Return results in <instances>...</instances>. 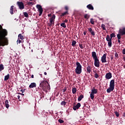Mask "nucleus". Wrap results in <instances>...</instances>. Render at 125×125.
Masks as SVG:
<instances>
[{"instance_id":"1","label":"nucleus","mask_w":125,"mask_h":125,"mask_svg":"<svg viewBox=\"0 0 125 125\" xmlns=\"http://www.w3.org/2000/svg\"><path fill=\"white\" fill-rule=\"evenodd\" d=\"M7 36V30L2 28L1 25H0V47L8 45V39L5 37Z\"/></svg>"},{"instance_id":"2","label":"nucleus","mask_w":125,"mask_h":125,"mask_svg":"<svg viewBox=\"0 0 125 125\" xmlns=\"http://www.w3.org/2000/svg\"><path fill=\"white\" fill-rule=\"evenodd\" d=\"M40 86L42 88V89H43L44 91H46V90H49V89H50V86L46 81L42 82L40 84Z\"/></svg>"},{"instance_id":"3","label":"nucleus","mask_w":125,"mask_h":125,"mask_svg":"<svg viewBox=\"0 0 125 125\" xmlns=\"http://www.w3.org/2000/svg\"><path fill=\"white\" fill-rule=\"evenodd\" d=\"M92 57L93 58V59H94V65L95 67L99 68V67H100V62H99V60L97 57V55H96V52H92Z\"/></svg>"},{"instance_id":"4","label":"nucleus","mask_w":125,"mask_h":125,"mask_svg":"<svg viewBox=\"0 0 125 125\" xmlns=\"http://www.w3.org/2000/svg\"><path fill=\"white\" fill-rule=\"evenodd\" d=\"M76 65L77 66L76 68L75 69V73L78 75L82 74V65L79 62H76Z\"/></svg>"},{"instance_id":"5","label":"nucleus","mask_w":125,"mask_h":125,"mask_svg":"<svg viewBox=\"0 0 125 125\" xmlns=\"http://www.w3.org/2000/svg\"><path fill=\"white\" fill-rule=\"evenodd\" d=\"M55 20V15L53 14L52 16V17L49 19V22L47 23V25L49 27H53L54 26V21Z\"/></svg>"},{"instance_id":"6","label":"nucleus","mask_w":125,"mask_h":125,"mask_svg":"<svg viewBox=\"0 0 125 125\" xmlns=\"http://www.w3.org/2000/svg\"><path fill=\"white\" fill-rule=\"evenodd\" d=\"M36 7L37 9H38V11L39 12V16H42V12H43V9H42V7L40 4H37L36 5Z\"/></svg>"},{"instance_id":"7","label":"nucleus","mask_w":125,"mask_h":125,"mask_svg":"<svg viewBox=\"0 0 125 125\" xmlns=\"http://www.w3.org/2000/svg\"><path fill=\"white\" fill-rule=\"evenodd\" d=\"M115 88V80H111L110 82V91H112Z\"/></svg>"},{"instance_id":"8","label":"nucleus","mask_w":125,"mask_h":125,"mask_svg":"<svg viewBox=\"0 0 125 125\" xmlns=\"http://www.w3.org/2000/svg\"><path fill=\"white\" fill-rule=\"evenodd\" d=\"M17 4L18 6H19L20 9H24V8H25L24 3L22 1H18Z\"/></svg>"},{"instance_id":"9","label":"nucleus","mask_w":125,"mask_h":125,"mask_svg":"<svg viewBox=\"0 0 125 125\" xmlns=\"http://www.w3.org/2000/svg\"><path fill=\"white\" fill-rule=\"evenodd\" d=\"M118 35H120V36H123L125 35V27H124V28H120L119 30V34Z\"/></svg>"},{"instance_id":"10","label":"nucleus","mask_w":125,"mask_h":125,"mask_svg":"<svg viewBox=\"0 0 125 125\" xmlns=\"http://www.w3.org/2000/svg\"><path fill=\"white\" fill-rule=\"evenodd\" d=\"M87 29L89 33H90L91 36H93V37H94V36H95V32H94V30H93L92 28L90 27L88 28Z\"/></svg>"},{"instance_id":"11","label":"nucleus","mask_w":125,"mask_h":125,"mask_svg":"<svg viewBox=\"0 0 125 125\" xmlns=\"http://www.w3.org/2000/svg\"><path fill=\"white\" fill-rule=\"evenodd\" d=\"M101 61L102 63H106V62H107V61L106 60V54H104L102 57Z\"/></svg>"},{"instance_id":"12","label":"nucleus","mask_w":125,"mask_h":125,"mask_svg":"<svg viewBox=\"0 0 125 125\" xmlns=\"http://www.w3.org/2000/svg\"><path fill=\"white\" fill-rule=\"evenodd\" d=\"M81 107V103H78L76 105L73 106V110L76 111L77 109H79Z\"/></svg>"},{"instance_id":"13","label":"nucleus","mask_w":125,"mask_h":125,"mask_svg":"<svg viewBox=\"0 0 125 125\" xmlns=\"http://www.w3.org/2000/svg\"><path fill=\"white\" fill-rule=\"evenodd\" d=\"M115 37H116V35H115V34H114V33H112L110 35V37H111V39H110V47L112 46L111 39H112V38H115Z\"/></svg>"},{"instance_id":"14","label":"nucleus","mask_w":125,"mask_h":125,"mask_svg":"<svg viewBox=\"0 0 125 125\" xmlns=\"http://www.w3.org/2000/svg\"><path fill=\"white\" fill-rule=\"evenodd\" d=\"M87 8L88 9H89V10H94V8L93 7V6L91 4H89L86 6Z\"/></svg>"},{"instance_id":"15","label":"nucleus","mask_w":125,"mask_h":125,"mask_svg":"<svg viewBox=\"0 0 125 125\" xmlns=\"http://www.w3.org/2000/svg\"><path fill=\"white\" fill-rule=\"evenodd\" d=\"M37 87V84H36L35 83H31L29 86V88H34V87Z\"/></svg>"},{"instance_id":"16","label":"nucleus","mask_w":125,"mask_h":125,"mask_svg":"<svg viewBox=\"0 0 125 125\" xmlns=\"http://www.w3.org/2000/svg\"><path fill=\"white\" fill-rule=\"evenodd\" d=\"M91 93L93 94H96L97 93V89H95V87H93L91 90Z\"/></svg>"},{"instance_id":"17","label":"nucleus","mask_w":125,"mask_h":125,"mask_svg":"<svg viewBox=\"0 0 125 125\" xmlns=\"http://www.w3.org/2000/svg\"><path fill=\"white\" fill-rule=\"evenodd\" d=\"M14 9H16V8H14V6H11L10 9V13L12 15L13 14V11Z\"/></svg>"},{"instance_id":"18","label":"nucleus","mask_w":125,"mask_h":125,"mask_svg":"<svg viewBox=\"0 0 125 125\" xmlns=\"http://www.w3.org/2000/svg\"><path fill=\"white\" fill-rule=\"evenodd\" d=\"M86 70L87 73H89V74H90V72H91V67L90 65H88L86 67Z\"/></svg>"},{"instance_id":"19","label":"nucleus","mask_w":125,"mask_h":125,"mask_svg":"<svg viewBox=\"0 0 125 125\" xmlns=\"http://www.w3.org/2000/svg\"><path fill=\"white\" fill-rule=\"evenodd\" d=\"M8 103H9L8 100H6L5 102V106L6 108H7V109H8V108H9V104Z\"/></svg>"},{"instance_id":"20","label":"nucleus","mask_w":125,"mask_h":125,"mask_svg":"<svg viewBox=\"0 0 125 125\" xmlns=\"http://www.w3.org/2000/svg\"><path fill=\"white\" fill-rule=\"evenodd\" d=\"M106 40L108 42V46H110V36L109 35L106 36Z\"/></svg>"},{"instance_id":"21","label":"nucleus","mask_w":125,"mask_h":125,"mask_svg":"<svg viewBox=\"0 0 125 125\" xmlns=\"http://www.w3.org/2000/svg\"><path fill=\"white\" fill-rule=\"evenodd\" d=\"M117 39H118V42L119 43H121V35L120 34H117Z\"/></svg>"},{"instance_id":"22","label":"nucleus","mask_w":125,"mask_h":125,"mask_svg":"<svg viewBox=\"0 0 125 125\" xmlns=\"http://www.w3.org/2000/svg\"><path fill=\"white\" fill-rule=\"evenodd\" d=\"M18 38V40H24V36L21 34H19Z\"/></svg>"},{"instance_id":"23","label":"nucleus","mask_w":125,"mask_h":125,"mask_svg":"<svg viewBox=\"0 0 125 125\" xmlns=\"http://www.w3.org/2000/svg\"><path fill=\"white\" fill-rule=\"evenodd\" d=\"M67 14H68V11H66L64 12V13H62L60 16H61V17H62V16H65V15H67Z\"/></svg>"},{"instance_id":"24","label":"nucleus","mask_w":125,"mask_h":125,"mask_svg":"<svg viewBox=\"0 0 125 125\" xmlns=\"http://www.w3.org/2000/svg\"><path fill=\"white\" fill-rule=\"evenodd\" d=\"M105 78L107 80H110V72L106 73V74L105 75Z\"/></svg>"},{"instance_id":"25","label":"nucleus","mask_w":125,"mask_h":125,"mask_svg":"<svg viewBox=\"0 0 125 125\" xmlns=\"http://www.w3.org/2000/svg\"><path fill=\"white\" fill-rule=\"evenodd\" d=\"M9 79V74H8L7 75L5 76L4 77V81H8Z\"/></svg>"},{"instance_id":"26","label":"nucleus","mask_w":125,"mask_h":125,"mask_svg":"<svg viewBox=\"0 0 125 125\" xmlns=\"http://www.w3.org/2000/svg\"><path fill=\"white\" fill-rule=\"evenodd\" d=\"M83 95H81L78 99V100L79 102L81 101L82 99H83Z\"/></svg>"},{"instance_id":"27","label":"nucleus","mask_w":125,"mask_h":125,"mask_svg":"<svg viewBox=\"0 0 125 125\" xmlns=\"http://www.w3.org/2000/svg\"><path fill=\"white\" fill-rule=\"evenodd\" d=\"M4 67H3V64H0V72H1V71H2V70H4Z\"/></svg>"},{"instance_id":"28","label":"nucleus","mask_w":125,"mask_h":125,"mask_svg":"<svg viewBox=\"0 0 125 125\" xmlns=\"http://www.w3.org/2000/svg\"><path fill=\"white\" fill-rule=\"evenodd\" d=\"M76 92H77V88H76V87L73 88H72V93L73 94H75V93H76Z\"/></svg>"},{"instance_id":"29","label":"nucleus","mask_w":125,"mask_h":125,"mask_svg":"<svg viewBox=\"0 0 125 125\" xmlns=\"http://www.w3.org/2000/svg\"><path fill=\"white\" fill-rule=\"evenodd\" d=\"M90 97L91 99H92V100H93V99H94V94H92V93H91Z\"/></svg>"},{"instance_id":"30","label":"nucleus","mask_w":125,"mask_h":125,"mask_svg":"<svg viewBox=\"0 0 125 125\" xmlns=\"http://www.w3.org/2000/svg\"><path fill=\"white\" fill-rule=\"evenodd\" d=\"M24 17H26V18H28L29 17V15L28 14V13L25 12L23 13Z\"/></svg>"},{"instance_id":"31","label":"nucleus","mask_w":125,"mask_h":125,"mask_svg":"<svg viewBox=\"0 0 125 125\" xmlns=\"http://www.w3.org/2000/svg\"><path fill=\"white\" fill-rule=\"evenodd\" d=\"M61 27H62V28H66V24L64 22L62 23L61 24Z\"/></svg>"},{"instance_id":"32","label":"nucleus","mask_w":125,"mask_h":125,"mask_svg":"<svg viewBox=\"0 0 125 125\" xmlns=\"http://www.w3.org/2000/svg\"><path fill=\"white\" fill-rule=\"evenodd\" d=\"M76 43H77V42H76V41H75V40H73L72 41V43L71 45L72 46H75V45H76Z\"/></svg>"},{"instance_id":"33","label":"nucleus","mask_w":125,"mask_h":125,"mask_svg":"<svg viewBox=\"0 0 125 125\" xmlns=\"http://www.w3.org/2000/svg\"><path fill=\"white\" fill-rule=\"evenodd\" d=\"M61 105H62V106H65V105H66V102L65 101H62L61 103Z\"/></svg>"},{"instance_id":"34","label":"nucleus","mask_w":125,"mask_h":125,"mask_svg":"<svg viewBox=\"0 0 125 125\" xmlns=\"http://www.w3.org/2000/svg\"><path fill=\"white\" fill-rule=\"evenodd\" d=\"M84 18L85 19H88L89 18V16H88L87 14H85L84 16Z\"/></svg>"},{"instance_id":"35","label":"nucleus","mask_w":125,"mask_h":125,"mask_svg":"<svg viewBox=\"0 0 125 125\" xmlns=\"http://www.w3.org/2000/svg\"><path fill=\"white\" fill-rule=\"evenodd\" d=\"M90 23L92 25H94V21L93 20V19H90Z\"/></svg>"},{"instance_id":"36","label":"nucleus","mask_w":125,"mask_h":125,"mask_svg":"<svg viewBox=\"0 0 125 125\" xmlns=\"http://www.w3.org/2000/svg\"><path fill=\"white\" fill-rule=\"evenodd\" d=\"M94 77L96 79H98V78H99V75H98V74L95 73V75H94Z\"/></svg>"},{"instance_id":"37","label":"nucleus","mask_w":125,"mask_h":125,"mask_svg":"<svg viewBox=\"0 0 125 125\" xmlns=\"http://www.w3.org/2000/svg\"><path fill=\"white\" fill-rule=\"evenodd\" d=\"M105 24H102V28L104 30H106V28H105Z\"/></svg>"},{"instance_id":"38","label":"nucleus","mask_w":125,"mask_h":125,"mask_svg":"<svg viewBox=\"0 0 125 125\" xmlns=\"http://www.w3.org/2000/svg\"><path fill=\"white\" fill-rule=\"evenodd\" d=\"M58 121L60 124H63L64 123V121L62 120V119H59Z\"/></svg>"},{"instance_id":"39","label":"nucleus","mask_w":125,"mask_h":125,"mask_svg":"<svg viewBox=\"0 0 125 125\" xmlns=\"http://www.w3.org/2000/svg\"><path fill=\"white\" fill-rule=\"evenodd\" d=\"M79 46L81 48V49H83V46L82 44H79Z\"/></svg>"},{"instance_id":"40","label":"nucleus","mask_w":125,"mask_h":125,"mask_svg":"<svg viewBox=\"0 0 125 125\" xmlns=\"http://www.w3.org/2000/svg\"><path fill=\"white\" fill-rule=\"evenodd\" d=\"M64 9L65 10H66V11H68V10H69V7H68V6H65L64 7Z\"/></svg>"},{"instance_id":"41","label":"nucleus","mask_w":125,"mask_h":125,"mask_svg":"<svg viewBox=\"0 0 125 125\" xmlns=\"http://www.w3.org/2000/svg\"><path fill=\"white\" fill-rule=\"evenodd\" d=\"M115 113L116 115V117H119V113L117 111L115 112Z\"/></svg>"},{"instance_id":"42","label":"nucleus","mask_w":125,"mask_h":125,"mask_svg":"<svg viewBox=\"0 0 125 125\" xmlns=\"http://www.w3.org/2000/svg\"><path fill=\"white\" fill-rule=\"evenodd\" d=\"M115 52V57L118 58L119 57L118 54L116 52Z\"/></svg>"},{"instance_id":"43","label":"nucleus","mask_w":125,"mask_h":125,"mask_svg":"<svg viewBox=\"0 0 125 125\" xmlns=\"http://www.w3.org/2000/svg\"><path fill=\"white\" fill-rule=\"evenodd\" d=\"M19 40L17 41V43H21V42H22L21 41V40H20V39H18Z\"/></svg>"},{"instance_id":"44","label":"nucleus","mask_w":125,"mask_h":125,"mask_svg":"<svg viewBox=\"0 0 125 125\" xmlns=\"http://www.w3.org/2000/svg\"><path fill=\"white\" fill-rule=\"evenodd\" d=\"M107 92L108 93H110V87H108V89H107Z\"/></svg>"},{"instance_id":"45","label":"nucleus","mask_w":125,"mask_h":125,"mask_svg":"<svg viewBox=\"0 0 125 125\" xmlns=\"http://www.w3.org/2000/svg\"><path fill=\"white\" fill-rule=\"evenodd\" d=\"M122 52H123V54L124 55H125V49H124L123 50Z\"/></svg>"},{"instance_id":"46","label":"nucleus","mask_w":125,"mask_h":125,"mask_svg":"<svg viewBox=\"0 0 125 125\" xmlns=\"http://www.w3.org/2000/svg\"><path fill=\"white\" fill-rule=\"evenodd\" d=\"M51 16H52V14H48V17H51Z\"/></svg>"},{"instance_id":"47","label":"nucleus","mask_w":125,"mask_h":125,"mask_svg":"<svg viewBox=\"0 0 125 125\" xmlns=\"http://www.w3.org/2000/svg\"><path fill=\"white\" fill-rule=\"evenodd\" d=\"M18 99H19V101H21V100H20V95L18 96Z\"/></svg>"},{"instance_id":"48","label":"nucleus","mask_w":125,"mask_h":125,"mask_svg":"<svg viewBox=\"0 0 125 125\" xmlns=\"http://www.w3.org/2000/svg\"><path fill=\"white\" fill-rule=\"evenodd\" d=\"M66 90H67V89L66 88H64L63 89V92H65V91H66Z\"/></svg>"},{"instance_id":"49","label":"nucleus","mask_w":125,"mask_h":125,"mask_svg":"<svg viewBox=\"0 0 125 125\" xmlns=\"http://www.w3.org/2000/svg\"><path fill=\"white\" fill-rule=\"evenodd\" d=\"M86 33H87L86 31H84V32H83V35H84V36H85V35H86Z\"/></svg>"},{"instance_id":"50","label":"nucleus","mask_w":125,"mask_h":125,"mask_svg":"<svg viewBox=\"0 0 125 125\" xmlns=\"http://www.w3.org/2000/svg\"><path fill=\"white\" fill-rule=\"evenodd\" d=\"M64 23H67L68 22V20H65L64 21Z\"/></svg>"},{"instance_id":"51","label":"nucleus","mask_w":125,"mask_h":125,"mask_svg":"<svg viewBox=\"0 0 125 125\" xmlns=\"http://www.w3.org/2000/svg\"><path fill=\"white\" fill-rule=\"evenodd\" d=\"M109 65V62L108 63H105L106 67H107Z\"/></svg>"},{"instance_id":"52","label":"nucleus","mask_w":125,"mask_h":125,"mask_svg":"<svg viewBox=\"0 0 125 125\" xmlns=\"http://www.w3.org/2000/svg\"><path fill=\"white\" fill-rule=\"evenodd\" d=\"M112 74L110 73V79H111L112 78Z\"/></svg>"},{"instance_id":"53","label":"nucleus","mask_w":125,"mask_h":125,"mask_svg":"<svg viewBox=\"0 0 125 125\" xmlns=\"http://www.w3.org/2000/svg\"><path fill=\"white\" fill-rule=\"evenodd\" d=\"M123 116L124 117H125V112L123 113Z\"/></svg>"},{"instance_id":"54","label":"nucleus","mask_w":125,"mask_h":125,"mask_svg":"<svg viewBox=\"0 0 125 125\" xmlns=\"http://www.w3.org/2000/svg\"><path fill=\"white\" fill-rule=\"evenodd\" d=\"M31 78H32V79H34V75H31Z\"/></svg>"},{"instance_id":"55","label":"nucleus","mask_w":125,"mask_h":125,"mask_svg":"<svg viewBox=\"0 0 125 125\" xmlns=\"http://www.w3.org/2000/svg\"><path fill=\"white\" fill-rule=\"evenodd\" d=\"M44 75H45V76H46L47 75V73L46 72L44 73Z\"/></svg>"},{"instance_id":"56","label":"nucleus","mask_w":125,"mask_h":125,"mask_svg":"<svg viewBox=\"0 0 125 125\" xmlns=\"http://www.w3.org/2000/svg\"><path fill=\"white\" fill-rule=\"evenodd\" d=\"M18 94H21V95L24 96V94H23V93L21 94V93H19Z\"/></svg>"},{"instance_id":"57","label":"nucleus","mask_w":125,"mask_h":125,"mask_svg":"<svg viewBox=\"0 0 125 125\" xmlns=\"http://www.w3.org/2000/svg\"><path fill=\"white\" fill-rule=\"evenodd\" d=\"M124 60L125 61V57H124Z\"/></svg>"},{"instance_id":"58","label":"nucleus","mask_w":125,"mask_h":125,"mask_svg":"<svg viewBox=\"0 0 125 125\" xmlns=\"http://www.w3.org/2000/svg\"><path fill=\"white\" fill-rule=\"evenodd\" d=\"M124 68L125 69V64L124 65Z\"/></svg>"},{"instance_id":"59","label":"nucleus","mask_w":125,"mask_h":125,"mask_svg":"<svg viewBox=\"0 0 125 125\" xmlns=\"http://www.w3.org/2000/svg\"><path fill=\"white\" fill-rule=\"evenodd\" d=\"M30 4H32V2H30Z\"/></svg>"},{"instance_id":"60","label":"nucleus","mask_w":125,"mask_h":125,"mask_svg":"<svg viewBox=\"0 0 125 125\" xmlns=\"http://www.w3.org/2000/svg\"><path fill=\"white\" fill-rule=\"evenodd\" d=\"M32 52H33V50H31Z\"/></svg>"},{"instance_id":"61","label":"nucleus","mask_w":125,"mask_h":125,"mask_svg":"<svg viewBox=\"0 0 125 125\" xmlns=\"http://www.w3.org/2000/svg\"><path fill=\"white\" fill-rule=\"evenodd\" d=\"M40 75H41V76H42V74H41Z\"/></svg>"}]
</instances>
